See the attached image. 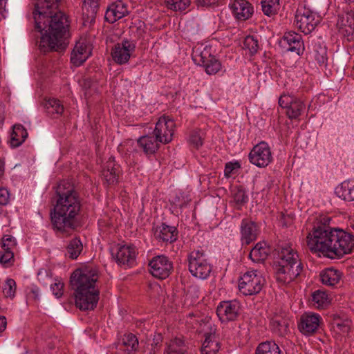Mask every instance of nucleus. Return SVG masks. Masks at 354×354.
I'll use <instances>...</instances> for the list:
<instances>
[{
    "label": "nucleus",
    "instance_id": "aec40b11",
    "mask_svg": "<svg viewBox=\"0 0 354 354\" xmlns=\"http://www.w3.org/2000/svg\"><path fill=\"white\" fill-rule=\"evenodd\" d=\"M128 15V5L122 0H118L108 6L104 19L109 23L113 24Z\"/></svg>",
    "mask_w": 354,
    "mask_h": 354
},
{
    "label": "nucleus",
    "instance_id": "7ed1b4c3",
    "mask_svg": "<svg viewBox=\"0 0 354 354\" xmlns=\"http://www.w3.org/2000/svg\"><path fill=\"white\" fill-rule=\"evenodd\" d=\"M53 207L50 212L54 230L68 233L77 225L82 204L78 193L68 181L62 180L57 186Z\"/></svg>",
    "mask_w": 354,
    "mask_h": 354
},
{
    "label": "nucleus",
    "instance_id": "603ef678",
    "mask_svg": "<svg viewBox=\"0 0 354 354\" xmlns=\"http://www.w3.org/2000/svg\"><path fill=\"white\" fill-rule=\"evenodd\" d=\"M294 218L290 214L281 213L279 222L282 226L288 227L293 223Z\"/></svg>",
    "mask_w": 354,
    "mask_h": 354
},
{
    "label": "nucleus",
    "instance_id": "a211bd4d",
    "mask_svg": "<svg viewBox=\"0 0 354 354\" xmlns=\"http://www.w3.org/2000/svg\"><path fill=\"white\" fill-rule=\"evenodd\" d=\"M280 44L286 51L294 52L299 55L304 49L301 35L292 31L284 34Z\"/></svg>",
    "mask_w": 354,
    "mask_h": 354
},
{
    "label": "nucleus",
    "instance_id": "f8f14e48",
    "mask_svg": "<svg viewBox=\"0 0 354 354\" xmlns=\"http://www.w3.org/2000/svg\"><path fill=\"white\" fill-rule=\"evenodd\" d=\"M279 104L286 109V115L290 120L299 119L306 109L304 103L293 95H281L279 99Z\"/></svg>",
    "mask_w": 354,
    "mask_h": 354
},
{
    "label": "nucleus",
    "instance_id": "f704fd0d",
    "mask_svg": "<svg viewBox=\"0 0 354 354\" xmlns=\"http://www.w3.org/2000/svg\"><path fill=\"white\" fill-rule=\"evenodd\" d=\"M288 320L281 316L276 315L270 320L271 330L279 336H284L288 333Z\"/></svg>",
    "mask_w": 354,
    "mask_h": 354
},
{
    "label": "nucleus",
    "instance_id": "6e6d98bb",
    "mask_svg": "<svg viewBox=\"0 0 354 354\" xmlns=\"http://www.w3.org/2000/svg\"><path fill=\"white\" fill-rule=\"evenodd\" d=\"M162 341L161 335L159 334L158 336L155 337L153 339V343L151 344V346L153 348H158L160 350V343Z\"/></svg>",
    "mask_w": 354,
    "mask_h": 354
},
{
    "label": "nucleus",
    "instance_id": "3c124183",
    "mask_svg": "<svg viewBox=\"0 0 354 354\" xmlns=\"http://www.w3.org/2000/svg\"><path fill=\"white\" fill-rule=\"evenodd\" d=\"M240 165L236 162L234 163L232 162H227L225 166L224 174L226 177H230L234 169L239 168Z\"/></svg>",
    "mask_w": 354,
    "mask_h": 354
},
{
    "label": "nucleus",
    "instance_id": "4be33fe9",
    "mask_svg": "<svg viewBox=\"0 0 354 354\" xmlns=\"http://www.w3.org/2000/svg\"><path fill=\"white\" fill-rule=\"evenodd\" d=\"M91 48L84 41L76 42L71 53V62L76 66L82 65L91 55Z\"/></svg>",
    "mask_w": 354,
    "mask_h": 354
},
{
    "label": "nucleus",
    "instance_id": "09e8293b",
    "mask_svg": "<svg viewBox=\"0 0 354 354\" xmlns=\"http://www.w3.org/2000/svg\"><path fill=\"white\" fill-rule=\"evenodd\" d=\"M16 245V240L11 235H5L1 239V248L3 250L13 251Z\"/></svg>",
    "mask_w": 354,
    "mask_h": 354
},
{
    "label": "nucleus",
    "instance_id": "bb28decb",
    "mask_svg": "<svg viewBox=\"0 0 354 354\" xmlns=\"http://www.w3.org/2000/svg\"><path fill=\"white\" fill-rule=\"evenodd\" d=\"M308 58L312 62L317 64L319 66H326L328 61L327 48L319 42L314 43L309 52Z\"/></svg>",
    "mask_w": 354,
    "mask_h": 354
},
{
    "label": "nucleus",
    "instance_id": "72a5a7b5",
    "mask_svg": "<svg viewBox=\"0 0 354 354\" xmlns=\"http://www.w3.org/2000/svg\"><path fill=\"white\" fill-rule=\"evenodd\" d=\"M28 132L21 124H15L11 133L10 145L12 147L20 146L27 138Z\"/></svg>",
    "mask_w": 354,
    "mask_h": 354
},
{
    "label": "nucleus",
    "instance_id": "49530a36",
    "mask_svg": "<svg viewBox=\"0 0 354 354\" xmlns=\"http://www.w3.org/2000/svg\"><path fill=\"white\" fill-rule=\"evenodd\" d=\"M15 262L13 251L3 250V254L0 256V263L5 268L10 267Z\"/></svg>",
    "mask_w": 354,
    "mask_h": 354
},
{
    "label": "nucleus",
    "instance_id": "4c0bfd02",
    "mask_svg": "<svg viewBox=\"0 0 354 354\" xmlns=\"http://www.w3.org/2000/svg\"><path fill=\"white\" fill-rule=\"evenodd\" d=\"M278 345L274 342L267 341L259 345L256 354H279Z\"/></svg>",
    "mask_w": 354,
    "mask_h": 354
},
{
    "label": "nucleus",
    "instance_id": "20e7f679",
    "mask_svg": "<svg viewBox=\"0 0 354 354\" xmlns=\"http://www.w3.org/2000/svg\"><path fill=\"white\" fill-rule=\"evenodd\" d=\"M98 277L97 270L89 266L76 269L72 273L70 283L75 305L80 310H93L96 307L100 295L99 289L95 288Z\"/></svg>",
    "mask_w": 354,
    "mask_h": 354
},
{
    "label": "nucleus",
    "instance_id": "6ab92c4d",
    "mask_svg": "<svg viewBox=\"0 0 354 354\" xmlns=\"http://www.w3.org/2000/svg\"><path fill=\"white\" fill-rule=\"evenodd\" d=\"M321 317L315 313H306L301 317L298 328L306 336L315 334L319 326Z\"/></svg>",
    "mask_w": 354,
    "mask_h": 354
},
{
    "label": "nucleus",
    "instance_id": "6e6552de",
    "mask_svg": "<svg viewBox=\"0 0 354 354\" xmlns=\"http://www.w3.org/2000/svg\"><path fill=\"white\" fill-rule=\"evenodd\" d=\"M320 20L321 19L317 13L305 6L299 7L295 15L296 26L305 35L314 30Z\"/></svg>",
    "mask_w": 354,
    "mask_h": 354
},
{
    "label": "nucleus",
    "instance_id": "ddd939ff",
    "mask_svg": "<svg viewBox=\"0 0 354 354\" xmlns=\"http://www.w3.org/2000/svg\"><path fill=\"white\" fill-rule=\"evenodd\" d=\"M149 272L156 278H167L173 268L172 263L164 255L154 257L149 263Z\"/></svg>",
    "mask_w": 354,
    "mask_h": 354
},
{
    "label": "nucleus",
    "instance_id": "473e14b6",
    "mask_svg": "<svg viewBox=\"0 0 354 354\" xmlns=\"http://www.w3.org/2000/svg\"><path fill=\"white\" fill-rule=\"evenodd\" d=\"M337 196L346 201H354V180L342 183L335 189Z\"/></svg>",
    "mask_w": 354,
    "mask_h": 354
},
{
    "label": "nucleus",
    "instance_id": "58836bf2",
    "mask_svg": "<svg viewBox=\"0 0 354 354\" xmlns=\"http://www.w3.org/2000/svg\"><path fill=\"white\" fill-rule=\"evenodd\" d=\"M312 300L318 308H324L330 303V299L326 291L318 290L312 295Z\"/></svg>",
    "mask_w": 354,
    "mask_h": 354
},
{
    "label": "nucleus",
    "instance_id": "f3484780",
    "mask_svg": "<svg viewBox=\"0 0 354 354\" xmlns=\"http://www.w3.org/2000/svg\"><path fill=\"white\" fill-rule=\"evenodd\" d=\"M337 25L339 32L348 41L352 40L354 38V9L339 15Z\"/></svg>",
    "mask_w": 354,
    "mask_h": 354
},
{
    "label": "nucleus",
    "instance_id": "13d9d810",
    "mask_svg": "<svg viewBox=\"0 0 354 354\" xmlns=\"http://www.w3.org/2000/svg\"><path fill=\"white\" fill-rule=\"evenodd\" d=\"M6 318L4 316H0V333L6 329Z\"/></svg>",
    "mask_w": 354,
    "mask_h": 354
},
{
    "label": "nucleus",
    "instance_id": "1a4fd4ad",
    "mask_svg": "<svg viewBox=\"0 0 354 354\" xmlns=\"http://www.w3.org/2000/svg\"><path fill=\"white\" fill-rule=\"evenodd\" d=\"M263 282V278L257 270L248 271L241 277L239 289L245 296L256 295L261 290Z\"/></svg>",
    "mask_w": 354,
    "mask_h": 354
},
{
    "label": "nucleus",
    "instance_id": "a19ab883",
    "mask_svg": "<svg viewBox=\"0 0 354 354\" xmlns=\"http://www.w3.org/2000/svg\"><path fill=\"white\" fill-rule=\"evenodd\" d=\"M167 8L174 11L185 10L189 5L190 0H165Z\"/></svg>",
    "mask_w": 354,
    "mask_h": 354
},
{
    "label": "nucleus",
    "instance_id": "e433bc0d",
    "mask_svg": "<svg viewBox=\"0 0 354 354\" xmlns=\"http://www.w3.org/2000/svg\"><path fill=\"white\" fill-rule=\"evenodd\" d=\"M83 250V245L79 238H74L71 239L67 247L66 252L68 257L71 259H76Z\"/></svg>",
    "mask_w": 354,
    "mask_h": 354
},
{
    "label": "nucleus",
    "instance_id": "f257e3e1",
    "mask_svg": "<svg viewBox=\"0 0 354 354\" xmlns=\"http://www.w3.org/2000/svg\"><path fill=\"white\" fill-rule=\"evenodd\" d=\"M60 0H37L32 12L35 28L41 34L37 41L41 53L62 52L69 44L68 17L58 9Z\"/></svg>",
    "mask_w": 354,
    "mask_h": 354
},
{
    "label": "nucleus",
    "instance_id": "393cba45",
    "mask_svg": "<svg viewBox=\"0 0 354 354\" xmlns=\"http://www.w3.org/2000/svg\"><path fill=\"white\" fill-rule=\"evenodd\" d=\"M138 145L146 155L154 154L160 148V142L151 133L141 136L137 141Z\"/></svg>",
    "mask_w": 354,
    "mask_h": 354
},
{
    "label": "nucleus",
    "instance_id": "de8ad7c7",
    "mask_svg": "<svg viewBox=\"0 0 354 354\" xmlns=\"http://www.w3.org/2000/svg\"><path fill=\"white\" fill-rule=\"evenodd\" d=\"M233 198L236 205H243L248 201V196L243 189L238 187L234 190Z\"/></svg>",
    "mask_w": 354,
    "mask_h": 354
},
{
    "label": "nucleus",
    "instance_id": "5fc2aeb1",
    "mask_svg": "<svg viewBox=\"0 0 354 354\" xmlns=\"http://www.w3.org/2000/svg\"><path fill=\"white\" fill-rule=\"evenodd\" d=\"M222 0H196L198 6H212L218 5Z\"/></svg>",
    "mask_w": 354,
    "mask_h": 354
},
{
    "label": "nucleus",
    "instance_id": "a18cd8bd",
    "mask_svg": "<svg viewBox=\"0 0 354 354\" xmlns=\"http://www.w3.org/2000/svg\"><path fill=\"white\" fill-rule=\"evenodd\" d=\"M16 292V283L12 279H8L3 286V293L6 297L13 298L15 295Z\"/></svg>",
    "mask_w": 354,
    "mask_h": 354
},
{
    "label": "nucleus",
    "instance_id": "052dcab7",
    "mask_svg": "<svg viewBox=\"0 0 354 354\" xmlns=\"http://www.w3.org/2000/svg\"><path fill=\"white\" fill-rule=\"evenodd\" d=\"M158 351H159L158 348L151 347L150 351L149 352V354H156V353Z\"/></svg>",
    "mask_w": 354,
    "mask_h": 354
},
{
    "label": "nucleus",
    "instance_id": "c756f323",
    "mask_svg": "<svg viewBox=\"0 0 354 354\" xmlns=\"http://www.w3.org/2000/svg\"><path fill=\"white\" fill-rule=\"evenodd\" d=\"M342 277V272L333 268H326L319 274L322 283L328 286H335L340 281Z\"/></svg>",
    "mask_w": 354,
    "mask_h": 354
},
{
    "label": "nucleus",
    "instance_id": "c03bdc74",
    "mask_svg": "<svg viewBox=\"0 0 354 354\" xmlns=\"http://www.w3.org/2000/svg\"><path fill=\"white\" fill-rule=\"evenodd\" d=\"M243 48L248 49L251 55H254L259 49L258 40L252 35L247 36L244 39Z\"/></svg>",
    "mask_w": 354,
    "mask_h": 354
},
{
    "label": "nucleus",
    "instance_id": "a878e982",
    "mask_svg": "<svg viewBox=\"0 0 354 354\" xmlns=\"http://www.w3.org/2000/svg\"><path fill=\"white\" fill-rule=\"evenodd\" d=\"M231 8L233 14L239 20H246L253 13L252 6L245 0H235L232 4Z\"/></svg>",
    "mask_w": 354,
    "mask_h": 354
},
{
    "label": "nucleus",
    "instance_id": "864d4df0",
    "mask_svg": "<svg viewBox=\"0 0 354 354\" xmlns=\"http://www.w3.org/2000/svg\"><path fill=\"white\" fill-rule=\"evenodd\" d=\"M9 201L8 191L3 187H0V205H6Z\"/></svg>",
    "mask_w": 354,
    "mask_h": 354
},
{
    "label": "nucleus",
    "instance_id": "2f4dec72",
    "mask_svg": "<svg viewBox=\"0 0 354 354\" xmlns=\"http://www.w3.org/2000/svg\"><path fill=\"white\" fill-rule=\"evenodd\" d=\"M270 252V249L265 242H259L251 250L249 258L256 263L263 262L267 259Z\"/></svg>",
    "mask_w": 354,
    "mask_h": 354
},
{
    "label": "nucleus",
    "instance_id": "5701e85b",
    "mask_svg": "<svg viewBox=\"0 0 354 354\" xmlns=\"http://www.w3.org/2000/svg\"><path fill=\"white\" fill-rule=\"evenodd\" d=\"M154 236L158 241L173 243L178 238V230L176 227L162 223L155 228Z\"/></svg>",
    "mask_w": 354,
    "mask_h": 354
},
{
    "label": "nucleus",
    "instance_id": "2eb2a0df",
    "mask_svg": "<svg viewBox=\"0 0 354 354\" xmlns=\"http://www.w3.org/2000/svg\"><path fill=\"white\" fill-rule=\"evenodd\" d=\"M240 305L236 300L221 301L216 308V315L222 322L234 321L239 315Z\"/></svg>",
    "mask_w": 354,
    "mask_h": 354
},
{
    "label": "nucleus",
    "instance_id": "c85d7f7f",
    "mask_svg": "<svg viewBox=\"0 0 354 354\" xmlns=\"http://www.w3.org/2000/svg\"><path fill=\"white\" fill-rule=\"evenodd\" d=\"M99 8V0H84L82 10L84 23L95 22Z\"/></svg>",
    "mask_w": 354,
    "mask_h": 354
},
{
    "label": "nucleus",
    "instance_id": "8fccbe9b",
    "mask_svg": "<svg viewBox=\"0 0 354 354\" xmlns=\"http://www.w3.org/2000/svg\"><path fill=\"white\" fill-rule=\"evenodd\" d=\"M63 288L64 283L60 281L55 282L50 286L53 295L57 298L63 295Z\"/></svg>",
    "mask_w": 354,
    "mask_h": 354
},
{
    "label": "nucleus",
    "instance_id": "0eeeda50",
    "mask_svg": "<svg viewBox=\"0 0 354 354\" xmlns=\"http://www.w3.org/2000/svg\"><path fill=\"white\" fill-rule=\"evenodd\" d=\"M189 270L195 277L205 279L211 272L212 266L205 258L203 252L194 250L188 255Z\"/></svg>",
    "mask_w": 354,
    "mask_h": 354
},
{
    "label": "nucleus",
    "instance_id": "7c9ffc66",
    "mask_svg": "<svg viewBox=\"0 0 354 354\" xmlns=\"http://www.w3.org/2000/svg\"><path fill=\"white\" fill-rule=\"evenodd\" d=\"M188 346L182 337H174L166 344L164 354H187Z\"/></svg>",
    "mask_w": 354,
    "mask_h": 354
},
{
    "label": "nucleus",
    "instance_id": "79ce46f5",
    "mask_svg": "<svg viewBox=\"0 0 354 354\" xmlns=\"http://www.w3.org/2000/svg\"><path fill=\"white\" fill-rule=\"evenodd\" d=\"M204 133L201 129H194L190 132L189 142L194 148L198 149L203 144Z\"/></svg>",
    "mask_w": 354,
    "mask_h": 354
},
{
    "label": "nucleus",
    "instance_id": "b1692460",
    "mask_svg": "<svg viewBox=\"0 0 354 354\" xmlns=\"http://www.w3.org/2000/svg\"><path fill=\"white\" fill-rule=\"evenodd\" d=\"M118 263L131 267L136 260V250L132 245H122L115 254Z\"/></svg>",
    "mask_w": 354,
    "mask_h": 354
},
{
    "label": "nucleus",
    "instance_id": "9d476101",
    "mask_svg": "<svg viewBox=\"0 0 354 354\" xmlns=\"http://www.w3.org/2000/svg\"><path fill=\"white\" fill-rule=\"evenodd\" d=\"M175 127V122L172 119L163 115L156 123L152 134L162 144H167L172 140Z\"/></svg>",
    "mask_w": 354,
    "mask_h": 354
},
{
    "label": "nucleus",
    "instance_id": "9b49d317",
    "mask_svg": "<svg viewBox=\"0 0 354 354\" xmlns=\"http://www.w3.org/2000/svg\"><path fill=\"white\" fill-rule=\"evenodd\" d=\"M248 157L250 162L258 167H265L272 160L270 149L265 142L256 145L250 152Z\"/></svg>",
    "mask_w": 354,
    "mask_h": 354
},
{
    "label": "nucleus",
    "instance_id": "37998d69",
    "mask_svg": "<svg viewBox=\"0 0 354 354\" xmlns=\"http://www.w3.org/2000/svg\"><path fill=\"white\" fill-rule=\"evenodd\" d=\"M122 345L127 348L129 353L134 351L138 346V339L132 333L124 335L122 338Z\"/></svg>",
    "mask_w": 354,
    "mask_h": 354
},
{
    "label": "nucleus",
    "instance_id": "39448f33",
    "mask_svg": "<svg viewBox=\"0 0 354 354\" xmlns=\"http://www.w3.org/2000/svg\"><path fill=\"white\" fill-rule=\"evenodd\" d=\"M273 270L277 281L281 284H288L301 274L303 266L297 252L290 246H286L278 253Z\"/></svg>",
    "mask_w": 354,
    "mask_h": 354
},
{
    "label": "nucleus",
    "instance_id": "4d7b16f0",
    "mask_svg": "<svg viewBox=\"0 0 354 354\" xmlns=\"http://www.w3.org/2000/svg\"><path fill=\"white\" fill-rule=\"evenodd\" d=\"M336 325H337V327L342 332L345 333V332L348 331V329H349L348 325L347 324H346L345 322H341V323L338 322L336 324Z\"/></svg>",
    "mask_w": 354,
    "mask_h": 354
},
{
    "label": "nucleus",
    "instance_id": "bf43d9fd",
    "mask_svg": "<svg viewBox=\"0 0 354 354\" xmlns=\"http://www.w3.org/2000/svg\"><path fill=\"white\" fill-rule=\"evenodd\" d=\"M5 171V162L2 160L0 159V183L2 180V178L4 176Z\"/></svg>",
    "mask_w": 354,
    "mask_h": 354
},
{
    "label": "nucleus",
    "instance_id": "423d86ee",
    "mask_svg": "<svg viewBox=\"0 0 354 354\" xmlns=\"http://www.w3.org/2000/svg\"><path fill=\"white\" fill-rule=\"evenodd\" d=\"M192 57L194 62L203 66L208 75H215L221 68V64L212 53L211 46L194 48Z\"/></svg>",
    "mask_w": 354,
    "mask_h": 354
},
{
    "label": "nucleus",
    "instance_id": "dca6fc26",
    "mask_svg": "<svg viewBox=\"0 0 354 354\" xmlns=\"http://www.w3.org/2000/svg\"><path fill=\"white\" fill-rule=\"evenodd\" d=\"M120 174V165L115 162L113 157H110L104 164L101 171L104 184L108 186L117 184Z\"/></svg>",
    "mask_w": 354,
    "mask_h": 354
},
{
    "label": "nucleus",
    "instance_id": "4468645a",
    "mask_svg": "<svg viewBox=\"0 0 354 354\" xmlns=\"http://www.w3.org/2000/svg\"><path fill=\"white\" fill-rule=\"evenodd\" d=\"M135 48L136 46L133 41L122 40L121 43L116 44L111 50L113 60L120 65L127 63Z\"/></svg>",
    "mask_w": 354,
    "mask_h": 354
},
{
    "label": "nucleus",
    "instance_id": "ea45409f",
    "mask_svg": "<svg viewBox=\"0 0 354 354\" xmlns=\"http://www.w3.org/2000/svg\"><path fill=\"white\" fill-rule=\"evenodd\" d=\"M262 11L267 16H272L279 9V0H265L261 2Z\"/></svg>",
    "mask_w": 354,
    "mask_h": 354
},
{
    "label": "nucleus",
    "instance_id": "f03ea898",
    "mask_svg": "<svg viewBox=\"0 0 354 354\" xmlns=\"http://www.w3.org/2000/svg\"><path fill=\"white\" fill-rule=\"evenodd\" d=\"M331 218L320 215L316 218L312 230L306 237L307 246L312 252H321L330 259H340L354 249V234L342 228L330 226Z\"/></svg>",
    "mask_w": 354,
    "mask_h": 354
},
{
    "label": "nucleus",
    "instance_id": "c9c22d12",
    "mask_svg": "<svg viewBox=\"0 0 354 354\" xmlns=\"http://www.w3.org/2000/svg\"><path fill=\"white\" fill-rule=\"evenodd\" d=\"M44 106L46 113L52 118L61 115L64 112V106L57 99L52 98L46 100Z\"/></svg>",
    "mask_w": 354,
    "mask_h": 354
},
{
    "label": "nucleus",
    "instance_id": "412c9836",
    "mask_svg": "<svg viewBox=\"0 0 354 354\" xmlns=\"http://www.w3.org/2000/svg\"><path fill=\"white\" fill-rule=\"evenodd\" d=\"M259 232L257 224L248 218H244L241 223V240L243 243L249 245L254 241Z\"/></svg>",
    "mask_w": 354,
    "mask_h": 354
},
{
    "label": "nucleus",
    "instance_id": "cd10ccee",
    "mask_svg": "<svg viewBox=\"0 0 354 354\" xmlns=\"http://www.w3.org/2000/svg\"><path fill=\"white\" fill-rule=\"evenodd\" d=\"M220 348L221 344L215 333L205 335V340L201 349V354H217Z\"/></svg>",
    "mask_w": 354,
    "mask_h": 354
}]
</instances>
